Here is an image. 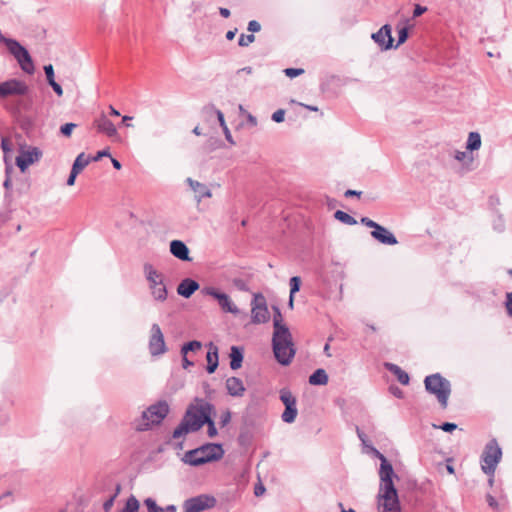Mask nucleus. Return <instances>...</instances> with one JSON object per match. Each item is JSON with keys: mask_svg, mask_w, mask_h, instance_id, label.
I'll return each mask as SVG.
<instances>
[{"mask_svg": "<svg viewBox=\"0 0 512 512\" xmlns=\"http://www.w3.org/2000/svg\"><path fill=\"white\" fill-rule=\"evenodd\" d=\"M377 454L381 460L380 463V491L378 495V507L380 512H400V502L398 498V492L393 483V477L395 476L392 464L387 458L377 451Z\"/></svg>", "mask_w": 512, "mask_h": 512, "instance_id": "nucleus-1", "label": "nucleus"}, {"mask_svg": "<svg viewBox=\"0 0 512 512\" xmlns=\"http://www.w3.org/2000/svg\"><path fill=\"white\" fill-rule=\"evenodd\" d=\"M272 348L275 359L283 366L291 363L295 356L296 349L290 331L273 332Z\"/></svg>", "mask_w": 512, "mask_h": 512, "instance_id": "nucleus-2", "label": "nucleus"}, {"mask_svg": "<svg viewBox=\"0 0 512 512\" xmlns=\"http://www.w3.org/2000/svg\"><path fill=\"white\" fill-rule=\"evenodd\" d=\"M424 386L428 393L434 395L442 408L448 405L451 394V383L440 373L431 374L425 377Z\"/></svg>", "mask_w": 512, "mask_h": 512, "instance_id": "nucleus-3", "label": "nucleus"}, {"mask_svg": "<svg viewBox=\"0 0 512 512\" xmlns=\"http://www.w3.org/2000/svg\"><path fill=\"white\" fill-rule=\"evenodd\" d=\"M0 42L3 43L9 53L16 59L20 68L28 73H34V64L28 50L17 40L0 35Z\"/></svg>", "mask_w": 512, "mask_h": 512, "instance_id": "nucleus-4", "label": "nucleus"}, {"mask_svg": "<svg viewBox=\"0 0 512 512\" xmlns=\"http://www.w3.org/2000/svg\"><path fill=\"white\" fill-rule=\"evenodd\" d=\"M169 405L166 401H159L148 407L143 413L141 420L136 424V429L144 431L151 425L159 424L167 416Z\"/></svg>", "mask_w": 512, "mask_h": 512, "instance_id": "nucleus-5", "label": "nucleus"}, {"mask_svg": "<svg viewBox=\"0 0 512 512\" xmlns=\"http://www.w3.org/2000/svg\"><path fill=\"white\" fill-rule=\"evenodd\" d=\"M220 443H205L194 448V467L220 460L224 456Z\"/></svg>", "mask_w": 512, "mask_h": 512, "instance_id": "nucleus-6", "label": "nucleus"}, {"mask_svg": "<svg viewBox=\"0 0 512 512\" xmlns=\"http://www.w3.org/2000/svg\"><path fill=\"white\" fill-rule=\"evenodd\" d=\"M502 457V450L498 445L496 439L490 440L481 455V469L482 471L489 475L493 476L495 473V469L497 464L500 462Z\"/></svg>", "mask_w": 512, "mask_h": 512, "instance_id": "nucleus-7", "label": "nucleus"}, {"mask_svg": "<svg viewBox=\"0 0 512 512\" xmlns=\"http://www.w3.org/2000/svg\"><path fill=\"white\" fill-rule=\"evenodd\" d=\"M251 321L254 324L266 323L270 319V313L266 304V299L261 293L254 294L251 302Z\"/></svg>", "mask_w": 512, "mask_h": 512, "instance_id": "nucleus-8", "label": "nucleus"}, {"mask_svg": "<svg viewBox=\"0 0 512 512\" xmlns=\"http://www.w3.org/2000/svg\"><path fill=\"white\" fill-rule=\"evenodd\" d=\"M215 407L209 402H203L194 405V432L199 431L204 425L213 420Z\"/></svg>", "mask_w": 512, "mask_h": 512, "instance_id": "nucleus-9", "label": "nucleus"}, {"mask_svg": "<svg viewBox=\"0 0 512 512\" xmlns=\"http://www.w3.org/2000/svg\"><path fill=\"white\" fill-rule=\"evenodd\" d=\"M201 294L213 297L218 302L222 311L226 313L237 315L240 312L239 308L232 302L226 293L221 292L214 287H204L201 290Z\"/></svg>", "mask_w": 512, "mask_h": 512, "instance_id": "nucleus-10", "label": "nucleus"}, {"mask_svg": "<svg viewBox=\"0 0 512 512\" xmlns=\"http://www.w3.org/2000/svg\"><path fill=\"white\" fill-rule=\"evenodd\" d=\"M148 347L152 356H160L167 351L164 335L158 324H153L151 326Z\"/></svg>", "mask_w": 512, "mask_h": 512, "instance_id": "nucleus-11", "label": "nucleus"}, {"mask_svg": "<svg viewBox=\"0 0 512 512\" xmlns=\"http://www.w3.org/2000/svg\"><path fill=\"white\" fill-rule=\"evenodd\" d=\"M29 90L28 85L18 79H10L0 83V97L25 95Z\"/></svg>", "mask_w": 512, "mask_h": 512, "instance_id": "nucleus-12", "label": "nucleus"}, {"mask_svg": "<svg viewBox=\"0 0 512 512\" xmlns=\"http://www.w3.org/2000/svg\"><path fill=\"white\" fill-rule=\"evenodd\" d=\"M391 32V26L385 24L376 33H373L371 37L383 50H389L393 48L394 43Z\"/></svg>", "mask_w": 512, "mask_h": 512, "instance_id": "nucleus-13", "label": "nucleus"}, {"mask_svg": "<svg viewBox=\"0 0 512 512\" xmlns=\"http://www.w3.org/2000/svg\"><path fill=\"white\" fill-rule=\"evenodd\" d=\"M40 157L41 151L36 147H32L26 151H23L19 156L16 157V165L19 167L21 172H24L29 167V165L38 161Z\"/></svg>", "mask_w": 512, "mask_h": 512, "instance_id": "nucleus-14", "label": "nucleus"}, {"mask_svg": "<svg viewBox=\"0 0 512 512\" xmlns=\"http://www.w3.org/2000/svg\"><path fill=\"white\" fill-rule=\"evenodd\" d=\"M192 431V403L188 404L184 418L180 425L173 431V439L178 440Z\"/></svg>", "mask_w": 512, "mask_h": 512, "instance_id": "nucleus-15", "label": "nucleus"}, {"mask_svg": "<svg viewBox=\"0 0 512 512\" xmlns=\"http://www.w3.org/2000/svg\"><path fill=\"white\" fill-rule=\"evenodd\" d=\"M94 126L98 132L105 134L109 138L118 137L115 125L104 114H101L100 117L94 120Z\"/></svg>", "mask_w": 512, "mask_h": 512, "instance_id": "nucleus-16", "label": "nucleus"}, {"mask_svg": "<svg viewBox=\"0 0 512 512\" xmlns=\"http://www.w3.org/2000/svg\"><path fill=\"white\" fill-rule=\"evenodd\" d=\"M371 236L379 243L384 245L393 246L398 244V240L395 235L382 225L377 230H372Z\"/></svg>", "mask_w": 512, "mask_h": 512, "instance_id": "nucleus-17", "label": "nucleus"}, {"mask_svg": "<svg viewBox=\"0 0 512 512\" xmlns=\"http://www.w3.org/2000/svg\"><path fill=\"white\" fill-rule=\"evenodd\" d=\"M170 253L182 261H189V248L181 240H172L170 242Z\"/></svg>", "mask_w": 512, "mask_h": 512, "instance_id": "nucleus-18", "label": "nucleus"}, {"mask_svg": "<svg viewBox=\"0 0 512 512\" xmlns=\"http://www.w3.org/2000/svg\"><path fill=\"white\" fill-rule=\"evenodd\" d=\"M216 502V498L212 495L201 494L194 496V512H201L213 508Z\"/></svg>", "mask_w": 512, "mask_h": 512, "instance_id": "nucleus-19", "label": "nucleus"}, {"mask_svg": "<svg viewBox=\"0 0 512 512\" xmlns=\"http://www.w3.org/2000/svg\"><path fill=\"white\" fill-rule=\"evenodd\" d=\"M207 366L206 371L209 374H212L216 371L219 365L218 358V347L214 345L212 342L209 343V349L206 354Z\"/></svg>", "mask_w": 512, "mask_h": 512, "instance_id": "nucleus-20", "label": "nucleus"}, {"mask_svg": "<svg viewBox=\"0 0 512 512\" xmlns=\"http://www.w3.org/2000/svg\"><path fill=\"white\" fill-rule=\"evenodd\" d=\"M226 389L228 394L233 397H240L245 392L244 384L238 377H229L226 380Z\"/></svg>", "mask_w": 512, "mask_h": 512, "instance_id": "nucleus-21", "label": "nucleus"}, {"mask_svg": "<svg viewBox=\"0 0 512 512\" xmlns=\"http://www.w3.org/2000/svg\"><path fill=\"white\" fill-rule=\"evenodd\" d=\"M230 358V368L232 370H237L242 366L243 358H244V350L240 346H232L230 348L229 353Z\"/></svg>", "mask_w": 512, "mask_h": 512, "instance_id": "nucleus-22", "label": "nucleus"}, {"mask_svg": "<svg viewBox=\"0 0 512 512\" xmlns=\"http://www.w3.org/2000/svg\"><path fill=\"white\" fill-rule=\"evenodd\" d=\"M384 366L389 372L393 373L396 376L397 380L402 385L409 384L410 377H409L408 373H406L404 370H402L398 365L386 362L384 364Z\"/></svg>", "mask_w": 512, "mask_h": 512, "instance_id": "nucleus-23", "label": "nucleus"}, {"mask_svg": "<svg viewBox=\"0 0 512 512\" xmlns=\"http://www.w3.org/2000/svg\"><path fill=\"white\" fill-rule=\"evenodd\" d=\"M272 310L274 313V315H273L274 331H278V332L289 331V328L287 327V325L283 323V316H282L280 308L277 305H273Z\"/></svg>", "mask_w": 512, "mask_h": 512, "instance_id": "nucleus-24", "label": "nucleus"}, {"mask_svg": "<svg viewBox=\"0 0 512 512\" xmlns=\"http://www.w3.org/2000/svg\"><path fill=\"white\" fill-rule=\"evenodd\" d=\"M144 505L147 508L148 512H176L177 507L175 505H168L165 508H162L157 505L156 501L153 498H146L144 500Z\"/></svg>", "mask_w": 512, "mask_h": 512, "instance_id": "nucleus-25", "label": "nucleus"}, {"mask_svg": "<svg viewBox=\"0 0 512 512\" xmlns=\"http://www.w3.org/2000/svg\"><path fill=\"white\" fill-rule=\"evenodd\" d=\"M309 383L315 386L326 385L328 383V375L323 368L316 369L309 376Z\"/></svg>", "mask_w": 512, "mask_h": 512, "instance_id": "nucleus-26", "label": "nucleus"}, {"mask_svg": "<svg viewBox=\"0 0 512 512\" xmlns=\"http://www.w3.org/2000/svg\"><path fill=\"white\" fill-rule=\"evenodd\" d=\"M144 272L147 280L150 283V287H152L153 285H158L163 282L162 275L158 273L157 270H155L151 264L144 265Z\"/></svg>", "mask_w": 512, "mask_h": 512, "instance_id": "nucleus-27", "label": "nucleus"}, {"mask_svg": "<svg viewBox=\"0 0 512 512\" xmlns=\"http://www.w3.org/2000/svg\"><path fill=\"white\" fill-rule=\"evenodd\" d=\"M211 190L204 184L194 181V199L201 202L203 198H211Z\"/></svg>", "mask_w": 512, "mask_h": 512, "instance_id": "nucleus-28", "label": "nucleus"}, {"mask_svg": "<svg viewBox=\"0 0 512 512\" xmlns=\"http://www.w3.org/2000/svg\"><path fill=\"white\" fill-rule=\"evenodd\" d=\"M298 414L297 404L285 406V409L281 415L283 422L291 424L295 421Z\"/></svg>", "mask_w": 512, "mask_h": 512, "instance_id": "nucleus-29", "label": "nucleus"}, {"mask_svg": "<svg viewBox=\"0 0 512 512\" xmlns=\"http://www.w3.org/2000/svg\"><path fill=\"white\" fill-rule=\"evenodd\" d=\"M481 147V136L478 132H470L466 142V149L470 152L476 151Z\"/></svg>", "mask_w": 512, "mask_h": 512, "instance_id": "nucleus-30", "label": "nucleus"}, {"mask_svg": "<svg viewBox=\"0 0 512 512\" xmlns=\"http://www.w3.org/2000/svg\"><path fill=\"white\" fill-rule=\"evenodd\" d=\"M91 161L89 156H86L84 152L80 153L72 165V170L80 173Z\"/></svg>", "mask_w": 512, "mask_h": 512, "instance_id": "nucleus-31", "label": "nucleus"}, {"mask_svg": "<svg viewBox=\"0 0 512 512\" xmlns=\"http://www.w3.org/2000/svg\"><path fill=\"white\" fill-rule=\"evenodd\" d=\"M177 292L179 295L189 298L192 296V278L184 279L178 286Z\"/></svg>", "mask_w": 512, "mask_h": 512, "instance_id": "nucleus-32", "label": "nucleus"}, {"mask_svg": "<svg viewBox=\"0 0 512 512\" xmlns=\"http://www.w3.org/2000/svg\"><path fill=\"white\" fill-rule=\"evenodd\" d=\"M153 297L158 301H164L167 297V290L165 285L162 283L153 285L150 287Z\"/></svg>", "mask_w": 512, "mask_h": 512, "instance_id": "nucleus-33", "label": "nucleus"}, {"mask_svg": "<svg viewBox=\"0 0 512 512\" xmlns=\"http://www.w3.org/2000/svg\"><path fill=\"white\" fill-rule=\"evenodd\" d=\"M334 218L338 221H340L341 223H344L346 225H356L357 224V221L354 217H352L351 215H349L348 213L342 211V210H337L335 213H334Z\"/></svg>", "mask_w": 512, "mask_h": 512, "instance_id": "nucleus-34", "label": "nucleus"}, {"mask_svg": "<svg viewBox=\"0 0 512 512\" xmlns=\"http://www.w3.org/2000/svg\"><path fill=\"white\" fill-rule=\"evenodd\" d=\"M279 397H280V400L282 401V403L284 404V406H288V405H292V404H297L296 397L287 388H283V389L280 390Z\"/></svg>", "mask_w": 512, "mask_h": 512, "instance_id": "nucleus-35", "label": "nucleus"}, {"mask_svg": "<svg viewBox=\"0 0 512 512\" xmlns=\"http://www.w3.org/2000/svg\"><path fill=\"white\" fill-rule=\"evenodd\" d=\"M139 507L140 504L137 498L134 495H130L121 512H138Z\"/></svg>", "mask_w": 512, "mask_h": 512, "instance_id": "nucleus-36", "label": "nucleus"}, {"mask_svg": "<svg viewBox=\"0 0 512 512\" xmlns=\"http://www.w3.org/2000/svg\"><path fill=\"white\" fill-rule=\"evenodd\" d=\"M192 351V340L186 342L181 349V354L183 358V368L187 369L190 365H192V362L188 359V353Z\"/></svg>", "mask_w": 512, "mask_h": 512, "instance_id": "nucleus-37", "label": "nucleus"}, {"mask_svg": "<svg viewBox=\"0 0 512 512\" xmlns=\"http://www.w3.org/2000/svg\"><path fill=\"white\" fill-rule=\"evenodd\" d=\"M222 146V141L218 137H210L207 140L205 151L212 152L219 149Z\"/></svg>", "mask_w": 512, "mask_h": 512, "instance_id": "nucleus-38", "label": "nucleus"}, {"mask_svg": "<svg viewBox=\"0 0 512 512\" xmlns=\"http://www.w3.org/2000/svg\"><path fill=\"white\" fill-rule=\"evenodd\" d=\"M409 36V28L407 26H404L398 30V41L394 45L393 48L399 47L401 44L405 43Z\"/></svg>", "mask_w": 512, "mask_h": 512, "instance_id": "nucleus-39", "label": "nucleus"}, {"mask_svg": "<svg viewBox=\"0 0 512 512\" xmlns=\"http://www.w3.org/2000/svg\"><path fill=\"white\" fill-rule=\"evenodd\" d=\"M290 294L295 295L301 287V278L299 276H293L289 281Z\"/></svg>", "mask_w": 512, "mask_h": 512, "instance_id": "nucleus-40", "label": "nucleus"}, {"mask_svg": "<svg viewBox=\"0 0 512 512\" xmlns=\"http://www.w3.org/2000/svg\"><path fill=\"white\" fill-rule=\"evenodd\" d=\"M255 41L254 34H241L238 39V45L241 47H247Z\"/></svg>", "mask_w": 512, "mask_h": 512, "instance_id": "nucleus-41", "label": "nucleus"}, {"mask_svg": "<svg viewBox=\"0 0 512 512\" xmlns=\"http://www.w3.org/2000/svg\"><path fill=\"white\" fill-rule=\"evenodd\" d=\"M13 172V167L11 165H6L5 174L6 178L4 180L3 186L8 191L12 187L11 181V173Z\"/></svg>", "mask_w": 512, "mask_h": 512, "instance_id": "nucleus-42", "label": "nucleus"}, {"mask_svg": "<svg viewBox=\"0 0 512 512\" xmlns=\"http://www.w3.org/2000/svg\"><path fill=\"white\" fill-rule=\"evenodd\" d=\"M232 283L234 287L239 291L246 292L249 290L247 282L242 278H234Z\"/></svg>", "mask_w": 512, "mask_h": 512, "instance_id": "nucleus-43", "label": "nucleus"}, {"mask_svg": "<svg viewBox=\"0 0 512 512\" xmlns=\"http://www.w3.org/2000/svg\"><path fill=\"white\" fill-rule=\"evenodd\" d=\"M77 125L75 123H66L60 127V132L65 137H70L74 128Z\"/></svg>", "mask_w": 512, "mask_h": 512, "instance_id": "nucleus-44", "label": "nucleus"}, {"mask_svg": "<svg viewBox=\"0 0 512 512\" xmlns=\"http://www.w3.org/2000/svg\"><path fill=\"white\" fill-rule=\"evenodd\" d=\"M120 491V486L118 485L117 488H116V492L114 495H112L109 499H107L104 504H103V509L105 512H109L110 509L112 508L113 504H114V501H115V498L117 497L118 493Z\"/></svg>", "mask_w": 512, "mask_h": 512, "instance_id": "nucleus-45", "label": "nucleus"}, {"mask_svg": "<svg viewBox=\"0 0 512 512\" xmlns=\"http://www.w3.org/2000/svg\"><path fill=\"white\" fill-rule=\"evenodd\" d=\"M452 154L454 155V158L459 162H463V161H465V159L468 158L467 153L464 151H455V152L449 151V155H452ZM472 161H473V157L469 156V163H471Z\"/></svg>", "mask_w": 512, "mask_h": 512, "instance_id": "nucleus-46", "label": "nucleus"}, {"mask_svg": "<svg viewBox=\"0 0 512 512\" xmlns=\"http://www.w3.org/2000/svg\"><path fill=\"white\" fill-rule=\"evenodd\" d=\"M304 73V69L302 68H286L284 69V74L289 78H295Z\"/></svg>", "mask_w": 512, "mask_h": 512, "instance_id": "nucleus-47", "label": "nucleus"}, {"mask_svg": "<svg viewBox=\"0 0 512 512\" xmlns=\"http://www.w3.org/2000/svg\"><path fill=\"white\" fill-rule=\"evenodd\" d=\"M504 306L507 312V315L512 318V292H507L505 295Z\"/></svg>", "mask_w": 512, "mask_h": 512, "instance_id": "nucleus-48", "label": "nucleus"}, {"mask_svg": "<svg viewBox=\"0 0 512 512\" xmlns=\"http://www.w3.org/2000/svg\"><path fill=\"white\" fill-rule=\"evenodd\" d=\"M360 223L368 228H372L373 230H377L381 225L368 217H362L360 219Z\"/></svg>", "mask_w": 512, "mask_h": 512, "instance_id": "nucleus-49", "label": "nucleus"}, {"mask_svg": "<svg viewBox=\"0 0 512 512\" xmlns=\"http://www.w3.org/2000/svg\"><path fill=\"white\" fill-rule=\"evenodd\" d=\"M44 72H45L48 84H52L55 81L53 66L51 64L45 65Z\"/></svg>", "mask_w": 512, "mask_h": 512, "instance_id": "nucleus-50", "label": "nucleus"}, {"mask_svg": "<svg viewBox=\"0 0 512 512\" xmlns=\"http://www.w3.org/2000/svg\"><path fill=\"white\" fill-rule=\"evenodd\" d=\"M284 117H285V110L284 109H278L276 110L272 116H271V119L276 122V123H281L284 121Z\"/></svg>", "mask_w": 512, "mask_h": 512, "instance_id": "nucleus-51", "label": "nucleus"}, {"mask_svg": "<svg viewBox=\"0 0 512 512\" xmlns=\"http://www.w3.org/2000/svg\"><path fill=\"white\" fill-rule=\"evenodd\" d=\"M439 428L441 430H443L444 432H448V433H451L453 432L454 430H456L457 428V425L455 423H452V422H444L442 423Z\"/></svg>", "mask_w": 512, "mask_h": 512, "instance_id": "nucleus-52", "label": "nucleus"}, {"mask_svg": "<svg viewBox=\"0 0 512 512\" xmlns=\"http://www.w3.org/2000/svg\"><path fill=\"white\" fill-rule=\"evenodd\" d=\"M206 425L208 426V430H207L208 436L210 438L217 436L218 430L216 428L215 421L212 420L211 422L207 423Z\"/></svg>", "mask_w": 512, "mask_h": 512, "instance_id": "nucleus-53", "label": "nucleus"}, {"mask_svg": "<svg viewBox=\"0 0 512 512\" xmlns=\"http://www.w3.org/2000/svg\"><path fill=\"white\" fill-rule=\"evenodd\" d=\"M247 29H248V31L251 32V34H253V33L259 32L261 30V25H260V23L258 21L251 20L248 23Z\"/></svg>", "mask_w": 512, "mask_h": 512, "instance_id": "nucleus-54", "label": "nucleus"}, {"mask_svg": "<svg viewBox=\"0 0 512 512\" xmlns=\"http://www.w3.org/2000/svg\"><path fill=\"white\" fill-rule=\"evenodd\" d=\"M231 420V412L229 410H226L222 413L220 417V426L225 427Z\"/></svg>", "mask_w": 512, "mask_h": 512, "instance_id": "nucleus-55", "label": "nucleus"}, {"mask_svg": "<svg viewBox=\"0 0 512 512\" xmlns=\"http://www.w3.org/2000/svg\"><path fill=\"white\" fill-rule=\"evenodd\" d=\"M212 113H214L216 116H217V119L219 121V124L220 126L223 128V127H226V122H225V119H224V114L220 111V110H217V109H214V108H211L210 109Z\"/></svg>", "mask_w": 512, "mask_h": 512, "instance_id": "nucleus-56", "label": "nucleus"}, {"mask_svg": "<svg viewBox=\"0 0 512 512\" xmlns=\"http://www.w3.org/2000/svg\"><path fill=\"white\" fill-rule=\"evenodd\" d=\"M426 11H427V7L422 6L420 4H416L414 6V10H413V17L417 18V17L421 16L422 14H424Z\"/></svg>", "mask_w": 512, "mask_h": 512, "instance_id": "nucleus-57", "label": "nucleus"}, {"mask_svg": "<svg viewBox=\"0 0 512 512\" xmlns=\"http://www.w3.org/2000/svg\"><path fill=\"white\" fill-rule=\"evenodd\" d=\"M389 390L395 397L399 399L404 397L403 391L397 386H390Z\"/></svg>", "mask_w": 512, "mask_h": 512, "instance_id": "nucleus-58", "label": "nucleus"}, {"mask_svg": "<svg viewBox=\"0 0 512 512\" xmlns=\"http://www.w3.org/2000/svg\"><path fill=\"white\" fill-rule=\"evenodd\" d=\"M110 156V152L107 149L98 151L97 154L91 158V161H99L102 157Z\"/></svg>", "mask_w": 512, "mask_h": 512, "instance_id": "nucleus-59", "label": "nucleus"}, {"mask_svg": "<svg viewBox=\"0 0 512 512\" xmlns=\"http://www.w3.org/2000/svg\"><path fill=\"white\" fill-rule=\"evenodd\" d=\"M486 500H487L488 505L491 508H493V509H497L498 508V502L496 501V499L491 494H487L486 495Z\"/></svg>", "mask_w": 512, "mask_h": 512, "instance_id": "nucleus-60", "label": "nucleus"}, {"mask_svg": "<svg viewBox=\"0 0 512 512\" xmlns=\"http://www.w3.org/2000/svg\"><path fill=\"white\" fill-rule=\"evenodd\" d=\"M79 173L77 171H74L71 169V172H70V175L67 179V185L68 186H73L75 184V181H76V177Z\"/></svg>", "mask_w": 512, "mask_h": 512, "instance_id": "nucleus-61", "label": "nucleus"}, {"mask_svg": "<svg viewBox=\"0 0 512 512\" xmlns=\"http://www.w3.org/2000/svg\"><path fill=\"white\" fill-rule=\"evenodd\" d=\"M264 492H265V487L262 483H258L255 485V487H254L255 496L259 497V496L263 495Z\"/></svg>", "mask_w": 512, "mask_h": 512, "instance_id": "nucleus-62", "label": "nucleus"}, {"mask_svg": "<svg viewBox=\"0 0 512 512\" xmlns=\"http://www.w3.org/2000/svg\"><path fill=\"white\" fill-rule=\"evenodd\" d=\"M49 85L52 87V89L58 96L63 95V89L56 81H54L52 84H49Z\"/></svg>", "mask_w": 512, "mask_h": 512, "instance_id": "nucleus-63", "label": "nucleus"}, {"mask_svg": "<svg viewBox=\"0 0 512 512\" xmlns=\"http://www.w3.org/2000/svg\"><path fill=\"white\" fill-rule=\"evenodd\" d=\"M184 512H192V498H188L183 503Z\"/></svg>", "mask_w": 512, "mask_h": 512, "instance_id": "nucleus-64", "label": "nucleus"}]
</instances>
